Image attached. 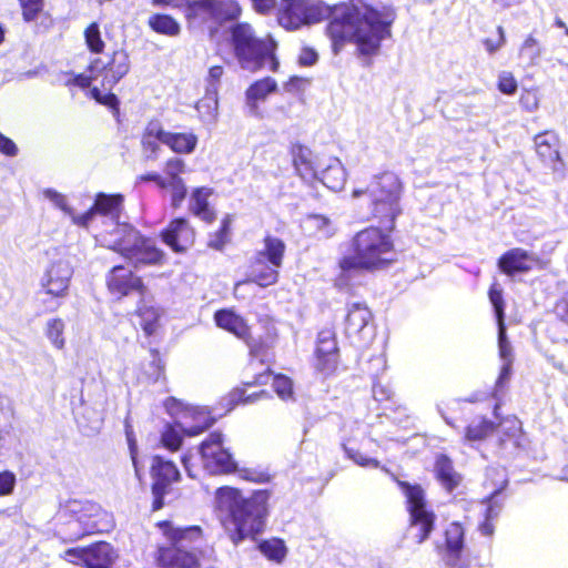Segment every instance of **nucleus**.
<instances>
[{
	"label": "nucleus",
	"instance_id": "2",
	"mask_svg": "<svg viewBox=\"0 0 568 568\" xmlns=\"http://www.w3.org/2000/svg\"><path fill=\"white\" fill-rule=\"evenodd\" d=\"M394 20L395 13L388 7L377 9L364 2L352 3L334 12L326 32L335 54L351 42L356 44L361 55L371 57L377 54L381 42L390 37Z\"/></svg>",
	"mask_w": 568,
	"mask_h": 568
},
{
	"label": "nucleus",
	"instance_id": "24",
	"mask_svg": "<svg viewBox=\"0 0 568 568\" xmlns=\"http://www.w3.org/2000/svg\"><path fill=\"white\" fill-rule=\"evenodd\" d=\"M67 509L74 518V521L81 526V535L91 534L97 529L95 517L101 513V508L97 504L72 500L68 504Z\"/></svg>",
	"mask_w": 568,
	"mask_h": 568
},
{
	"label": "nucleus",
	"instance_id": "16",
	"mask_svg": "<svg viewBox=\"0 0 568 568\" xmlns=\"http://www.w3.org/2000/svg\"><path fill=\"white\" fill-rule=\"evenodd\" d=\"M189 8L195 16L219 23L235 20L241 14V8L235 0H195Z\"/></svg>",
	"mask_w": 568,
	"mask_h": 568
},
{
	"label": "nucleus",
	"instance_id": "49",
	"mask_svg": "<svg viewBox=\"0 0 568 568\" xmlns=\"http://www.w3.org/2000/svg\"><path fill=\"white\" fill-rule=\"evenodd\" d=\"M343 449L349 459L362 467H379V462L377 459L364 456L362 453L348 447L346 444H343Z\"/></svg>",
	"mask_w": 568,
	"mask_h": 568
},
{
	"label": "nucleus",
	"instance_id": "8",
	"mask_svg": "<svg viewBox=\"0 0 568 568\" xmlns=\"http://www.w3.org/2000/svg\"><path fill=\"white\" fill-rule=\"evenodd\" d=\"M407 500L409 513V532L417 544L424 542L434 530L436 515L425 500V493L420 486L399 481Z\"/></svg>",
	"mask_w": 568,
	"mask_h": 568
},
{
	"label": "nucleus",
	"instance_id": "15",
	"mask_svg": "<svg viewBox=\"0 0 568 568\" xmlns=\"http://www.w3.org/2000/svg\"><path fill=\"white\" fill-rule=\"evenodd\" d=\"M151 474L154 479L152 485L154 496L153 510H159L163 506V496L166 493V488L180 478V473L172 462L165 460L161 456H154L152 458Z\"/></svg>",
	"mask_w": 568,
	"mask_h": 568
},
{
	"label": "nucleus",
	"instance_id": "47",
	"mask_svg": "<svg viewBox=\"0 0 568 568\" xmlns=\"http://www.w3.org/2000/svg\"><path fill=\"white\" fill-rule=\"evenodd\" d=\"M223 73H224V70L221 65H214V67L210 68L207 79H206L207 93L214 95V99H213L214 110H216V108H217L216 94H217L219 83L221 81Z\"/></svg>",
	"mask_w": 568,
	"mask_h": 568
},
{
	"label": "nucleus",
	"instance_id": "9",
	"mask_svg": "<svg viewBox=\"0 0 568 568\" xmlns=\"http://www.w3.org/2000/svg\"><path fill=\"white\" fill-rule=\"evenodd\" d=\"M329 13V8L317 0H282L278 23L287 30H296L320 22Z\"/></svg>",
	"mask_w": 568,
	"mask_h": 568
},
{
	"label": "nucleus",
	"instance_id": "12",
	"mask_svg": "<svg viewBox=\"0 0 568 568\" xmlns=\"http://www.w3.org/2000/svg\"><path fill=\"white\" fill-rule=\"evenodd\" d=\"M131 63L129 54L125 50H115L108 61L101 58L94 59L90 65L89 71L93 74L102 77V87L111 90L121 79H123L130 71Z\"/></svg>",
	"mask_w": 568,
	"mask_h": 568
},
{
	"label": "nucleus",
	"instance_id": "41",
	"mask_svg": "<svg viewBox=\"0 0 568 568\" xmlns=\"http://www.w3.org/2000/svg\"><path fill=\"white\" fill-rule=\"evenodd\" d=\"M84 39L91 52L101 53L104 49V41L101 38L99 24L92 22L84 31Z\"/></svg>",
	"mask_w": 568,
	"mask_h": 568
},
{
	"label": "nucleus",
	"instance_id": "52",
	"mask_svg": "<svg viewBox=\"0 0 568 568\" xmlns=\"http://www.w3.org/2000/svg\"><path fill=\"white\" fill-rule=\"evenodd\" d=\"M185 163L182 159L172 158L166 161L164 172L166 180L181 179L179 175L184 172Z\"/></svg>",
	"mask_w": 568,
	"mask_h": 568
},
{
	"label": "nucleus",
	"instance_id": "59",
	"mask_svg": "<svg viewBox=\"0 0 568 568\" xmlns=\"http://www.w3.org/2000/svg\"><path fill=\"white\" fill-rule=\"evenodd\" d=\"M0 152L7 156H16L18 146L16 143L0 132Z\"/></svg>",
	"mask_w": 568,
	"mask_h": 568
},
{
	"label": "nucleus",
	"instance_id": "29",
	"mask_svg": "<svg viewBox=\"0 0 568 568\" xmlns=\"http://www.w3.org/2000/svg\"><path fill=\"white\" fill-rule=\"evenodd\" d=\"M85 559V568H112L118 554L110 544L100 542L88 548Z\"/></svg>",
	"mask_w": 568,
	"mask_h": 568
},
{
	"label": "nucleus",
	"instance_id": "43",
	"mask_svg": "<svg viewBox=\"0 0 568 568\" xmlns=\"http://www.w3.org/2000/svg\"><path fill=\"white\" fill-rule=\"evenodd\" d=\"M231 222L232 219L230 215H226L222 220L221 229L210 236V247H213L215 250H222L224 247V245L229 242Z\"/></svg>",
	"mask_w": 568,
	"mask_h": 568
},
{
	"label": "nucleus",
	"instance_id": "63",
	"mask_svg": "<svg viewBox=\"0 0 568 568\" xmlns=\"http://www.w3.org/2000/svg\"><path fill=\"white\" fill-rule=\"evenodd\" d=\"M156 141L158 140L154 138V135H149L148 126H146L143 138H142V143H143L144 148L152 152H155L159 148Z\"/></svg>",
	"mask_w": 568,
	"mask_h": 568
},
{
	"label": "nucleus",
	"instance_id": "56",
	"mask_svg": "<svg viewBox=\"0 0 568 568\" xmlns=\"http://www.w3.org/2000/svg\"><path fill=\"white\" fill-rule=\"evenodd\" d=\"M554 312L560 322L568 325V292L564 293L557 300Z\"/></svg>",
	"mask_w": 568,
	"mask_h": 568
},
{
	"label": "nucleus",
	"instance_id": "55",
	"mask_svg": "<svg viewBox=\"0 0 568 568\" xmlns=\"http://www.w3.org/2000/svg\"><path fill=\"white\" fill-rule=\"evenodd\" d=\"M125 435H126V440H128V445H129L130 456H131V459H132V463H133V466L135 469V474L139 476L140 469H139L138 459H136L138 445H136V440L134 438L133 429L128 423H125Z\"/></svg>",
	"mask_w": 568,
	"mask_h": 568
},
{
	"label": "nucleus",
	"instance_id": "3",
	"mask_svg": "<svg viewBox=\"0 0 568 568\" xmlns=\"http://www.w3.org/2000/svg\"><path fill=\"white\" fill-rule=\"evenodd\" d=\"M215 500L217 509L223 515V526L234 545L246 538L254 539L263 531L267 515L265 491H256L250 497H244L235 488L220 487Z\"/></svg>",
	"mask_w": 568,
	"mask_h": 568
},
{
	"label": "nucleus",
	"instance_id": "44",
	"mask_svg": "<svg viewBox=\"0 0 568 568\" xmlns=\"http://www.w3.org/2000/svg\"><path fill=\"white\" fill-rule=\"evenodd\" d=\"M43 195L53 205H55L58 209H60L62 212H64L67 215H69L72 220V223L74 224V217H79L80 214L74 213V211L68 204L67 197L63 194L57 192L53 189H45L43 191Z\"/></svg>",
	"mask_w": 568,
	"mask_h": 568
},
{
	"label": "nucleus",
	"instance_id": "50",
	"mask_svg": "<svg viewBox=\"0 0 568 568\" xmlns=\"http://www.w3.org/2000/svg\"><path fill=\"white\" fill-rule=\"evenodd\" d=\"M26 21H32L42 9V0H19Z\"/></svg>",
	"mask_w": 568,
	"mask_h": 568
},
{
	"label": "nucleus",
	"instance_id": "22",
	"mask_svg": "<svg viewBox=\"0 0 568 568\" xmlns=\"http://www.w3.org/2000/svg\"><path fill=\"white\" fill-rule=\"evenodd\" d=\"M106 283L110 292L119 297L125 296L142 287L140 277L134 276L131 270L122 265L113 266Z\"/></svg>",
	"mask_w": 568,
	"mask_h": 568
},
{
	"label": "nucleus",
	"instance_id": "42",
	"mask_svg": "<svg viewBox=\"0 0 568 568\" xmlns=\"http://www.w3.org/2000/svg\"><path fill=\"white\" fill-rule=\"evenodd\" d=\"M171 192V204L179 207L186 196V186L182 179L165 180V186Z\"/></svg>",
	"mask_w": 568,
	"mask_h": 568
},
{
	"label": "nucleus",
	"instance_id": "28",
	"mask_svg": "<svg viewBox=\"0 0 568 568\" xmlns=\"http://www.w3.org/2000/svg\"><path fill=\"white\" fill-rule=\"evenodd\" d=\"M294 166L300 176L310 182L318 178L320 168L313 160V153L308 148L297 145L293 150Z\"/></svg>",
	"mask_w": 568,
	"mask_h": 568
},
{
	"label": "nucleus",
	"instance_id": "23",
	"mask_svg": "<svg viewBox=\"0 0 568 568\" xmlns=\"http://www.w3.org/2000/svg\"><path fill=\"white\" fill-rule=\"evenodd\" d=\"M538 263V257L523 248H513L506 252L498 262L500 270L513 275L530 271Z\"/></svg>",
	"mask_w": 568,
	"mask_h": 568
},
{
	"label": "nucleus",
	"instance_id": "64",
	"mask_svg": "<svg viewBox=\"0 0 568 568\" xmlns=\"http://www.w3.org/2000/svg\"><path fill=\"white\" fill-rule=\"evenodd\" d=\"M479 530L484 536H491L495 530L493 519L485 518L484 523L479 526Z\"/></svg>",
	"mask_w": 568,
	"mask_h": 568
},
{
	"label": "nucleus",
	"instance_id": "51",
	"mask_svg": "<svg viewBox=\"0 0 568 568\" xmlns=\"http://www.w3.org/2000/svg\"><path fill=\"white\" fill-rule=\"evenodd\" d=\"M498 89L505 94H514L517 90V81L513 73L504 71L498 77Z\"/></svg>",
	"mask_w": 568,
	"mask_h": 568
},
{
	"label": "nucleus",
	"instance_id": "40",
	"mask_svg": "<svg viewBox=\"0 0 568 568\" xmlns=\"http://www.w3.org/2000/svg\"><path fill=\"white\" fill-rule=\"evenodd\" d=\"M140 325L146 335H152L160 318V311L153 306H143L139 310Z\"/></svg>",
	"mask_w": 568,
	"mask_h": 568
},
{
	"label": "nucleus",
	"instance_id": "7",
	"mask_svg": "<svg viewBox=\"0 0 568 568\" xmlns=\"http://www.w3.org/2000/svg\"><path fill=\"white\" fill-rule=\"evenodd\" d=\"M163 527L164 534L172 541V547L159 550V564L163 568H199L192 545L201 540V528L197 526L175 528L169 523H164Z\"/></svg>",
	"mask_w": 568,
	"mask_h": 568
},
{
	"label": "nucleus",
	"instance_id": "25",
	"mask_svg": "<svg viewBox=\"0 0 568 568\" xmlns=\"http://www.w3.org/2000/svg\"><path fill=\"white\" fill-rule=\"evenodd\" d=\"M535 148L540 160L549 165L552 170L558 169L559 140L554 132H544L535 136Z\"/></svg>",
	"mask_w": 568,
	"mask_h": 568
},
{
	"label": "nucleus",
	"instance_id": "35",
	"mask_svg": "<svg viewBox=\"0 0 568 568\" xmlns=\"http://www.w3.org/2000/svg\"><path fill=\"white\" fill-rule=\"evenodd\" d=\"M495 430V424L485 417H475L466 427L465 440H484Z\"/></svg>",
	"mask_w": 568,
	"mask_h": 568
},
{
	"label": "nucleus",
	"instance_id": "34",
	"mask_svg": "<svg viewBox=\"0 0 568 568\" xmlns=\"http://www.w3.org/2000/svg\"><path fill=\"white\" fill-rule=\"evenodd\" d=\"M211 191L206 187L195 189L191 195L190 209L194 215L210 223L215 219L213 211L210 210L207 199Z\"/></svg>",
	"mask_w": 568,
	"mask_h": 568
},
{
	"label": "nucleus",
	"instance_id": "60",
	"mask_svg": "<svg viewBox=\"0 0 568 568\" xmlns=\"http://www.w3.org/2000/svg\"><path fill=\"white\" fill-rule=\"evenodd\" d=\"M100 77V74H93L87 70V73L79 74L73 78V83L81 88H89L91 85V82L93 80H97Z\"/></svg>",
	"mask_w": 568,
	"mask_h": 568
},
{
	"label": "nucleus",
	"instance_id": "5",
	"mask_svg": "<svg viewBox=\"0 0 568 568\" xmlns=\"http://www.w3.org/2000/svg\"><path fill=\"white\" fill-rule=\"evenodd\" d=\"M368 194L372 205V215L378 224L387 231L395 229V220L402 214L399 205L402 183L393 172L375 175L366 190L355 189L353 196Z\"/></svg>",
	"mask_w": 568,
	"mask_h": 568
},
{
	"label": "nucleus",
	"instance_id": "61",
	"mask_svg": "<svg viewBox=\"0 0 568 568\" xmlns=\"http://www.w3.org/2000/svg\"><path fill=\"white\" fill-rule=\"evenodd\" d=\"M254 9L260 13H267L275 7V0H252Z\"/></svg>",
	"mask_w": 568,
	"mask_h": 568
},
{
	"label": "nucleus",
	"instance_id": "4",
	"mask_svg": "<svg viewBox=\"0 0 568 568\" xmlns=\"http://www.w3.org/2000/svg\"><path fill=\"white\" fill-rule=\"evenodd\" d=\"M390 232L384 227L369 226L355 234L351 243V254L339 262L343 276L353 271H378L396 260Z\"/></svg>",
	"mask_w": 568,
	"mask_h": 568
},
{
	"label": "nucleus",
	"instance_id": "38",
	"mask_svg": "<svg viewBox=\"0 0 568 568\" xmlns=\"http://www.w3.org/2000/svg\"><path fill=\"white\" fill-rule=\"evenodd\" d=\"M64 328V321L59 317L49 320L45 325V335L58 349H62L65 345V339L63 337Z\"/></svg>",
	"mask_w": 568,
	"mask_h": 568
},
{
	"label": "nucleus",
	"instance_id": "48",
	"mask_svg": "<svg viewBox=\"0 0 568 568\" xmlns=\"http://www.w3.org/2000/svg\"><path fill=\"white\" fill-rule=\"evenodd\" d=\"M272 385L275 393L282 399L286 400L293 397V382L288 377L284 375H276Z\"/></svg>",
	"mask_w": 568,
	"mask_h": 568
},
{
	"label": "nucleus",
	"instance_id": "19",
	"mask_svg": "<svg viewBox=\"0 0 568 568\" xmlns=\"http://www.w3.org/2000/svg\"><path fill=\"white\" fill-rule=\"evenodd\" d=\"M278 266L272 265L262 255H254L248 264L246 280L239 281L234 286V296H239L240 290L250 283L261 287L275 284L278 280Z\"/></svg>",
	"mask_w": 568,
	"mask_h": 568
},
{
	"label": "nucleus",
	"instance_id": "39",
	"mask_svg": "<svg viewBox=\"0 0 568 568\" xmlns=\"http://www.w3.org/2000/svg\"><path fill=\"white\" fill-rule=\"evenodd\" d=\"M258 548L265 557L276 562H281L286 556V547L280 539L265 540Z\"/></svg>",
	"mask_w": 568,
	"mask_h": 568
},
{
	"label": "nucleus",
	"instance_id": "26",
	"mask_svg": "<svg viewBox=\"0 0 568 568\" xmlns=\"http://www.w3.org/2000/svg\"><path fill=\"white\" fill-rule=\"evenodd\" d=\"M498 348L503 365L496 382V393L503 389L504 385L509 381L511 373V345L507 339L505 324H498Z\"/></svg>",
	"mask_w": 568,
	"mask_h": 568
},
{
	"label": "nucleus",
	"instance_id": "13",
	"mask_svg": "<svg viewBox=\"0 0 568 568\" xmlns=\"http://www.w3.org/2000/svg\"><path fill=\"white\" fill-rule=\"evenodd\" d=\"M214 320L219 327L245 339L251 355L264 362L267 356L268 346L255 338H248V326L240 315L230 310H221L215 313Z\"/></svg>",
	"mask_w": 568,
	"mask_h": 568
},
{
	"label": "nucleus",
	"instance_id": "18",
	"mask_svg": "<svg viewBox=\"0 0 568 568\" xmlns=\"http://www.w3.org/2000/svg\"><path fill=\"white\" fill-rule=\"evenodd\" d=\"M465 546V528L457 521L450 523L445 529L444 547H438L445 565L449 568H465L463 550Z\"/></svg>",
	"mask_w": 568,
	"mask_h": 568
},
{
	"label": "nucleus",
	"instance_id": "62",
	"mask_svg": "<svg viewBox=\"0 0 568 568\" xmlns=\"http://www.w3.org/2000/svg\"><path fill=\"white\" fill-rule=\"evenodd\" d=\"M317 60V54L311 49H305L300 55V63L303 65H313Z\"/></svg>",
	"mask_w": 568,
	"mask_h": 568
},
{
	"label": "nucleus",
	"instance_id": "57",
	"mask_svg": "<svg viewBox=\"0 0 568 568\" xmlns=\"http://www.w3.org/2000/svg\"><path fill=\"white\" fill-rule=\"evenodd\" d=\"M16 485V476L11 471L0 473V496L10 495Z\"/></svg>",
	"mask_w": 568,
	"mask_h": 568
},
{
	"label": "nucleus",
	"instance_id": "6",
	"mask_svg": "<svg viewBox=\"0 0 568 568\" xmlns=\"http://www.w3.org/2000/svg\"><path fill=\"white\" fill-rule=\"evenodd\" d=\"M231 36L234 54L242 69L256 72L268 62L270 70L277 71L280 63L275 57L276 42L272 38L257 39L246 23L234 26Z\"/></svg>",
	"mask_w": 568,
	"mask_h": 568
},
{
	"label": "nucleus",
	"instance_id": "14",
	"mask_svg": "<svg viewBox=\"0 0 568 568\" xmlns=\"http://www.w3.org/2000/svg\"><path fill=\"white\" fill-rule=\"evenodd\" d=\"M73 268L65 260L52 262L44 271L40 280V287L44 294L54 300H62L68 296Z\"/></svg>",
	"mask_w": 568,
	"mask_h": 568
},
{
	"label": "nucleus",
	"instance_id": "21",
	"mask_svg": "<svg viewBox=\"0 0 568 568\" xmlns=\"http://www.w3.org/2000/svg\"><path fill=\"white\" fill-rule=\"evenodd\" d=\"M162 239L175 252H184L194 241V231L185 219H175L162 232Z\"/></svg>",
	"mask_w": 568,
	"mask_h": 568
},
{
	"label": "nucleus",
	"instance_id": "45",
	"mask_svg": "<svg viewBox=\"0 0 568 568\" xmlns=\"http://www.w3.org/2000/svg\"><path fill=\"white\" fill-rule=\"evenodd\" d=\"M506 484H507V481L504 480L501 484V487L499 489L495 490L489 496V498L486 500L487 506L485 509V518L495 520L499 516L501 508H503V500L499 499V494H500V490L504 489Z\"/></svg>",
	"mask_w": 568,
	"mask_h": 568
},
{
	"label": "nucleus",
	"instance_id": "46",
	"mask_svg": "<svg viewBox=\"0 0 568 568\" xmlns=\"http://www.w3.org/2000/svg\"><path fill=\"white\" fill-rule=\"evenodd\" d=\"M489 300L495 310L497 324H505L504 323L505 305H504V300H503V292L496 284L491 285V287L489 290Z\"/></svg>",
	"mask_w": 568,
	"mask_h": 568
},
{
	"label": "nucleus",
	"instance_id": "33",
	"mask_svg": "<svg viewBox=\"0 0 568 568\" xmlns=\"http://www.w3.org/2000/svg\"><path fill=\"white\" fill-rule=\"evenodd\" d=\"M285 250L286 245L281 239L266 235L263 240V248L258 250L254 255H262L272 265L281 267Z\"/></svg>",
	"mask_w": 568,
	"mask_h": 568
},
{
	"label": "nucleus",
	"instance_id": "1",
	"mask_svg": "<svg viewBox=\"0 0 568 568\" xmlns=\"http://www.w3.org/2000/svg\"><path fill=\"white\" fill-rule=\"evenodd\" d=\"M98 217L103 225L112 227L105 230V235L100 234L98 240L103 245L120 252L135 264H156L162 260L163 254L156 248L154 241L141 236L133 226L123 221V195L98 193L93 205L79 217H74V224L88 229Z\"/></svg>",
	"mask_w": 568,
	"mask_h": 568
},
{
	"label": "nucleus",
	"instance_id": "32",
	"mask_svg": "<svg viewBox=\"0 0 568 568\" xmlns=\"http://www.w3.org/2000/svg\"><path fill=\"white\" fill-rule=\"evenodd\" d=\"M435 474L442 486L448 490H454L460 483L462 477L455 471L452 460L440 455L436 458Z\"/></svg>",
	"mask_w": 568,
	"mask_h": 568
},
{
	"label": "nucleus",
	"instance_id": "30",
	"mask_svg": "<svg viewBox=\"0 0 568 568\" xmlns=\"http://www.w3.org/2000/svg\"><path fill=\"white\" fill-rule=\"evenodd\" d=\"M277 83L273 78H264L255 81L246 90V104L250 109L251 114L256 115L258 113V101H264L268 94L275 92Z\"/></svg>",
	"mask_w": 568,
	"mask_h": 568
},
{
	"label": "nucleus",
	"instance_id": "20",
	"mask_svg": "<svg viewBox=\"0 0 568 568\" xmlns=\"http://www.w3.org/2000/svg\"><path fill=\"white\" fill-rule=\"evenodd\" d=\"M337 342L335 333L331 328L322 329L317 335L316 344V368L324 373L331 374L337 366Z\"/></svg>",
	"mask_w": 568,
	"mask_h": 568
},
{
	"label": "nucleus",
	"instance_id": "54",
	"mask_svg": "<svg viewBox=\"0 0 568 568\" xmlns=\"http://www.w3.org/2000/svg\"><path fill=\"white\" fill-rule=\"evenodd\" d=\"M90 95L97 102L106 106L116 108L119 104V100L115 94L111 92L103 94L98 88H92L90 91Z\"/></svg>",
	"mask_w": 568,
	"mask_h": 568
},
{
	"label": "nucleus",
	"instance_id": "10",
	"mask_svg": "<svg viewBox=\"0 0 568 568\" xmlns=\"http://www.w3.org/2000/svg\"><path fill=\"white\" fill-rule=\"evenodd\" d=\"M182 416L178 417L175 424L179 430L173 426H166L162 433L161 440L165 448L174 452L178 450L182 443L180 432L186 436H196L207 429L213 419L206 412L197 408H189L181 410Z\"/></svg>",
	"mask_w": 568,
	"mask_h": 568
},
{
	"label": "nucleus",
	"instance_id": "37",
	"mask_svg": "<svg viewBox=\"0 0 568 568\" xmlns=\"http://www.w3.org/2000/svg\"><path fill=\"white\" fill-rule=\"evenodd\" d=\"M542 49L539 41L528 36L519 50V59L527 65L531 67L538 63Z\"/></svg>",
	"mask_w": 568,
	"mask_h": 568
},
{
	"label": "nucleus",
	"instance_id": "27",
	"mask_svg": "<svg viewBox=\"0 0 568 568\" xmlns=\"http://www.w3.org/2000/svg\"><path fill=\"white\" fill-rule=\"evenodd\" d=\"M371 318L372 313L366 305L361 303L349 305L345 318V333L351 337L362 334Z\"/></svg>",
	"mask_w": 568,
	"mask_h": 568
},
{
	"label": "nucleus",
	"instance_id": "31",
	"mask_svg": "<svg viewBox=\"0 0 568 568\" xmlns=\"http://www.w3.org/2000/svg\"><path fill=\"white\" fill-rule=\"evenodd\" d=\"M318 180L333 191H341L346 182V172L338 159H332L329 164L320 170Z\"/></svg>",
	"mask_w": 568,
	"mask_h": 568
},
{
	"label": "nucleus",
	"instance_id": "53",
	"mask_svg": "<svg viewBox=\"0 0 568 568\" xmlns=\"http://www.w3.org/2000/svg\"><path fill=\"white\" fill-rule=\"evenodd\" d=\"M87 554L88 548H70L64 551L63 558L71 564L85 567Z\"/></svg>",
	"mask_w": 568,
	"mask_h": 568
},
{
	"label": "nucleus",
	"instance_id": "36",
	"mask_svg": "<svg viewBox=\"0 0 568 568\" xmlns=\"http://www.w3.org/2000/svg\"><path fill=\"white\" fill-rule=\"evenodd\" d=\"M149 26L158 33L174 37L181 31L179 22L171 16L153 14L149 19Z\"/></svg>",
	"mask_w": 568,
	"mask_h": 568
},
{
	"label": "nucleus",
	"instance_id": "58",
	"mask_svg": "<svg viewBox=\"0 0 568 568\" xmlns=\"http://www.w3.org/2000/svg\"><path fill=\"white\" fill-rule=\"evenodd\" d=\"M497 32L499 34V39L497 41H494L491 39H485L484 40V45H485V49L490 53H495L496 51H498L506 42V39H505V32H504V29L503 27H498L497 28Z\"/></svg>",
	"mask_w": 568,
	"mask_h": 568
},
{
	"label": "nucleus",
	"instance_id": "11",
	"mask_svg": "<svg viewBox=\"0 0 568 568\" xmlns=\"http://www.w3.org/2000/svg\"><path fill=\"white\" fill-rule=\"evenodd\" d=\"M203 468L211 475L229 474L236 469V463L223 447V436L212 433L200 447Z\"/></svg>",
	"mask_w": 568,
	"mask_h": 568
},
{
	"label": "nucleus",
	"instance_id": "17",
	"mask_svg": "<svg viewBox=\"0 0 568 568\" xmlns=\"http://www.w3.org/2000/svg\"><path fill=\"white\" fill-rule=\"evenodd\" d=\"M149 135H154L160 143L169 146L174 153L190 154L197 144V136L192 132H169L165 131L161 123L151 121L148 124Z\"/></svg>",
	"mask_w": 568,
	"mask_h": 568
}]
</instances>
